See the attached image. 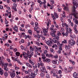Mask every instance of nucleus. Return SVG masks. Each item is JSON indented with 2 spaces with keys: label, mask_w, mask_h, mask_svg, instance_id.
Segmentation results:
<instances>
[{
  "label": "nucleus",
  "mask_w": 78,
  "mask_h": 78,
  "mask_svg": "<svg viewBox=\"0 0 78 78\" xmlns=\"http://www.w3.org/2000/svg\"><path fill=\"white\" fill-rule=\"evenodd\" d=\"M0 65H1L2 67H4V70L5 71H8V69L7 68V67L8 66V63H4V62L2 60L1 62H0Z\"/></svg>",
  "instance_id": "f257e3e1"
},
{
  "label": "nucleus",
  "mask_w": 78,
  "mask_h": 78,
  "mask_svg": "<svg viewBox=\"0 0 78 78\" xmlns=\"http://www.w3.org/2000/svg\"><path fill=\"white\" fill-rule=\"evenodd\" d=\"M69 44L67 46V45H65V48L66 50H68V49H70L71 46H73V45H75V42L73 41L72 43L71 42V41H69Z\"/></svg>",
  "instance_id": "f03ea898"
},
{
  "label": "nucleus",
  "mask_w": 78,
  "mask_h": 78,
  "mask_svg": "<svg viewBox=\"0 0 78 78\" xmlns=\"http://www.w3.org/2000/svg\"><path fill=\"white\" fill-rule=\"evenodd\" d=\"M73 8L76 9L78 6V2H76L75 0H73Z\"/></svg>",
  "instance_id": "7ed1b4c3"
},
{
  "label": "nucleus",
  "mask_w": 78,
  "mask_h": 78,
  "mask_svg": "<svg viewBox=\"0 0 78 78\" xmlns=\"http://www.w3.org/2000/svg\"><path fill=\"white\" fill-rule=\"evenodd\" d=\"M40 70L42 72H45L46 71V69L44 66L40 67Z\"/></svg>",
  "instance_id": "20e7f679"
},
{
  "label": "nucleus",
  "mask_w": 78,
  "mask_h": 78,
  "mask_svg": "<svg viewBox=\"0 0 78 78\" xmlns=\"http://www.w3.org/2000/svg\"><path fill=\"white\" fill-rule=\"evenodd\" d=\"M53 42L55 44L57 43V45H60V43H59V41L58 40H56L54 38L53 39Z\"/></svg>",
  "instance_id": "39448f33"
},
{
  "label": "nucleus",
  "mask_w": 78,
  "mask_h": 78,
  "mask_svg": "<svg viewBox=\"0 0 78 78\" xmlns=\"http://www.w3.org/2000/svg\"><path fill=\"white\" fill-rule=\"evenodd\" d=\"M30 53L32 55H33L34 51V49L32 46H30Z\"/></svg>",
  "instance_id": "423d86ee"
},
{
  "label": "nucleus",
  "mask_w": 78,
  "mask_h": 78,
  "mask_svg": "<svg viewBox=\"0 0 78 78\" xmlns=\"http://www.w3.org/2000/svg\"><path fill=\"white\" fill-rule=\"evenodd\" d=\"M11 78H14L16 76V73H15L10 72V73Z\"/></svg>",
  "instance_id": "0eeeda50"
},
{
  "label": "nucleus",
  "mask_w": 78,
  "mask_h": 78,
  "mask_svg": "<svg viewBox=\"0 0 78 78\" xmlns=\"http://www.w3.org/2000/svg\"><path fill=\"white\" fill-rule=\"evenodd\" d=\"M39 61L40 62L39 64L40 66H41V67L44 66V63H43L41 61V58L40 57L39 58Z\"/></svg>",
  "instance_id": "6e6552de"
},
{
  "label": "nucleus",
  "mask_w": 78,
  "mask_h": 78,
  "mask_svg": "<svg viewBox=\"0 0 78 78\" xmlns=\"http://www.w3.org/2000/svg\"><path fill=\"white\" fill-rule=\"evenodd\" d=\"M46 44L48 45H50V44H52V45H53L54 44V43L53 42V41H50V40H48V41L47 42Z\"/></svg>",
  "instance_id": "1a4fd4ad"
},
{
  "label": "nucleus",
  "mask_w": 78,
  "mask_h": 78,
  "mask_svg": "<svg viewBox=\"0 0 78 78\" xmlns=\"http://www.w3.org/2000/svg\"><path fill=\"white\" fill-rule=\"evenodd\" d=\"M23 56L24 58L26 59H28V57H27V54L25 52H23Z\"/></svg>",
  "instance_id": "9d476101"
},
{
  "label": "nucleus",
  "mask_w": 78,
  "mask_h": 78,
  "mask_svg": "<svg viewBox=\"0 0 78 78\" xmlns=\"http://www.w3.org/2000/svg\"><path fill=\"white\" fill-rule=\"evenodd\" d=\"M64 70L65 72H66V73L70 72V71L69 69H67L66 68H65L64 69Z\"/></svg>",
  "instance_id": "9b49d317"
},
{
  "label": "nucleus",
  "mask_w": 78,
  "mask_h": 78,
  "mask_svg": "<svg viewBox=\"0 0 78 78\" xmlns=\"http://www.w3.org/2000/svg\"><path fill=\"white\" fill-rule=\"evenodd\" d=\"M26 65L27 66V67H29V68H33V66H32L28 63H26Z\"/></svg>",
  "instance_id": "f8f14e48"
},
{
  "label": "nucleus",
  "mask_w": 78,
  "mask_h": 78,
  "mask_svg": "<svg viewBox=\"0 0 78 78\" xmlns=\"http://www.w3.org/2000/svg\"><path fill=\"white\" fill-rule=\"evenodd\" d=\"M52 63H53L54 64H59V61H58L53 60L52 61Z\"/></svg>",
  "instance_id": "ddd939ff"
},
{
  "label": "nucleus",
  "mask_w": 78,
  "mask_h": 78,
  "mask_svg": "<svg viewBox=\"0 0 78 78\" xmlns=\"http://www.w3.org/2000/svg\"><path fill=\"white\" fill-rule=\"evenodd\" d=\"M13 29L14 30V31H15L16 32H18V28H17V26H15Z\"/></svg>",
  "instance_id": "4468645a"
},
{
  "label": "nucleus",
  "mask_w": 78,
  "mask_h": 78,
  "mask_svg": "<svg viewBox=\"0 0 78 78\" xmlns=\"http://www.w3.org/2000/svg\"><path fill=\"white\" fill-rule=\"evenodd\" d=\"M54 37L55 38L54 39H55V40L57 39V41H59V36L57 35H55Z\"/></svg>",
  "instance_id": "2eb2a0df"
},
{
  "label": "nucleus",
  "mask_w": 78,
  "mask_h": 78,
  "mask_svg": "<svg viewBox=\"0 0 78 78\" xmlns=\"http://www.w3.org/2000/svg\"><path fill=\"white\" fill-rule=\"evenodd\" d=\"M50 35H51L52 37H55V33L53 32H51L50 33Z\"/></svg>",
  "instance_id": "dca6fc26"
},
{
  "label": "nucleus",
  "mask_w": 78,
  "mask_h": 78,
  "mask_svg": "<svg viewBox=\"0 0 78 78\" xmlns=\"http://www.w3.org/2000/svg\"><path fill=\"white\" fill-rule=\"evenodd\" d=\"M29 61L30 63H31V64H32V65H34V63L31 60V59H30L29 60Z\"/></svg>",
  "instance_id": "f3484780"
},
{
  "label": "nucleus",
  "mask_w": 78,
  "mask_h": 78,
  "mask_svg": "<svg viewBox=\"0 0 78 78\" xmlns=\"http://www.w3.org/2000/svg\"><path fill=\"white\" fill-rule=\"evenodd\" d=\"M43 31L44 33H47V32H48V30H47V29L45 28H44L43 29Z\"/></svg>",
  "instance_id": "a211bd4d"
},
{
  "label": "nucleus",
  "mask_w": 78,
  "mask_h": 78,
  "mask_svg": "<svg viewBox=\"0 0 78 78\" xmlns=\"http://www.w3.org/2000/svg\"><path fill=\"white\" fill-rule=\"evenodd\" d=\"M64 10H66L67 11H69V7H66V6H65L64 8Z\"/></svg>",
  "instance_id": "6ab92c4d"
},
{
  "label": "nucleus",
  "mask_w": 78,
  "mask_h": 78,
  "mask_svg": "<svg viewBox=\"0 0 78 78\" xmlns=\"http://www.w3.org/2000/svg\"><path fill=\"white\" fill-rule=\"evenodd\" d=\"M71 40H69V41H71V42L72 43V42H73V41L75 43V41H73V37H71Z\"/></svg>",
  "instance_id": "aec40b11"
},
{
  "label": "nucleus",
  "mask_w": 78,
  "mask_h": 78,
  "mask_svg": "<svg viewBox=\"0 0 78 78\" xmlns=\"http://www.w3.org/2000/svg\"><path fill=\"white\" fill-rule=\"evenodd\" d=\"M40 76L41 78H43L44 76V72H41L40 74Z\"/></svg>",
  "instance_id": "412c9836"
},
{
  "label": "nucleus",
  "mask_w": 78,
  "mask_h": 78,
  "mask_svg": "<svg viewBox=\"0 0 78 78\" xmlns=\"http://www.w3.org/2000/svg\"><path fill=\"white\" fill-rule=\"evenodd\" d=\"M41 56L42 58L43 59H45L46 58V57H45L44 54H42Z\"/></svg>",
  "instance_id": "4be33fe9"
},
{
  "label": "nucleus",
  "mask_w": 78,
  "mask_h": 78,
  "mask_svg": "<svg viewBox=\"0 0 78 78\" xmlns=\"http://www.w3.org/2000/svg\"><path fill=\"white\" fill-rule=\"evenodd\" d=\"M37 2L39 3L40 5H42L43 4V3H42V2L41 1V0H38L37 1Z\"/></svg>",
  "instance_id": "5701e85b"
},
{
  "label": "nucleus",
  "mask_w": 78,
  "mask_h": 78,
  "mask_svg": "<svg viewBox=\"0 0 78 78\" xmlns=\"http://www.w3.org/2000/svg\"><path fill=\"white\" fill-rule=\"evenodd\" d=\"M32 55H33V54H30L28 55V56L26 55V57H27V58L28 57L29 58H31V56H32Z\"/></svg>",
  "instance_id": "b1692460"
},
{
  "label": "nucleus",
  "mask_w": 78,
  "mask_h": 78,
  "mask_svg": "<svg viewBox=\"0 0 78 78\" xmlns=\"http://www.w3.org/2000/svg\"><path fill=\"white\" fill-rule=\"evenodd\" d=\"M31 76L35 77V76H36V75L34 74L33 73H31Z\"/></svg>",
  "instance_id": "393cba45"
},
{
  "label": "nucleus",
  "mask_w": 78,
  "mask_h": 78,
  "mask_svg": "<svg viewBox=\"0 0 78 78\" xmlns=\"http://www.w3.org/2000/svg\"><path fill=\"white\" fill-rule=\"evenodd\" d=\"M35 54H36L37 55H39V56H40V53H38V52L37 51L35 50Z\"/></svg>",
  "instance_id": "a878e982"
},
{
  "label": "nucleus",
  "mask_w": 78,
  "mask_h": 78,
  "mask_svg": "<svg viewBox=\"0 0 78 78\" xmlns=\"http://www.w3.org/2000/svg\"><path fill=\"white\" fill-rule=\"evenodd\" d=\"M74 32L76 34L77 33H78V30H77V29L76 28H75L74 29Z\"/></svg>",
  "instance_id": "bb28decb"
},
{
  "label": "nucleus",
  "mask_w": 78,
  "mask_h": 78,
  "mask_svg": "<svg viewBox=\"0 0 78 78\" xmlns=\"http://www.w3.org/2000/svg\"><path fill=\"white\" fill-rule=\"evenodd\" d=\"M62 43L63 44H67V40H64L63 41H62Z\"/></svg>",
  "instance_id": "cd10ccee"
},
{
  "label": "nucleus",
  "mask_w": 78,
  "mask_h": 78,
  "mask_svg": "<svg viewBox=\"0 0 78 78\" xmlns=\"http://www.w3.org/2000/svg\"><path fill=\"white\" fill-rule=\"evenodd\" d=\"M77 74L76 73H74L73 74V76L74 78H76V77Z\"/></svg>",
  "instance_id": "c85d7f7f"
},
{
  "label": "nucleus",
  "mask_w": 78,
  "mask_h": 78,
  "mask_svg": "<svg viewBox=\"0 0 78 78\" xmlns=\"http://www.w3.org/2000/svg\"><path fill=\"white\" fill-rule=\"evenodd\" d=\"M16 55L17 56H19L20 55V52H16Z\"/></svg>",
  "instance_id": "c756f323"
},
{
  "label": "nucleus",
  "mask_w": 78,
  "mask_h": 78,
  "mask_svg": "<svg viewBox=\"0 0 78 78\" xmlns=\"http://www.w3.org/2000/svg\"><path fill=\"white\" fill-rule=\"evenodd\" d=\"M54 24H55V27L57 28H59V26L56 24V22H54Z\"/></svg>",
  "instance_id": "7c9ffc66"
},
{
  "label": "nucleus",
  "mask_w": 78,
  "mask_h": 78,
  "mask_svg": "<svg viewBox=\"0 0 78 78\" xmlns=\"http://www.w3.org/2000/svg\"><path fill=\"white\" fill-rule=\"evenodd\" d=\"M44 61H46V62H50V60L49 59H46L45 60H44Z\"/></svg>",
  "instance_id": "2f4dec72"
},
{
  "label": "nucleus",
  "mask_w": 78,
  "mask_h": 78,
  "mask_svg": "<svg viewBox=\"0 0 78 78\" xmlns=\"http://www.w3.org/2000/svg\"><path fill=\"white\" fill-rule=\"evenodd\" d=\"M54 16H55L57 18H58V14H57V13L55 12L54 14Z\"/></svg>",
  "instance_id": "473e14b6"
},
{
  "label": "nucleus",
  "mask_w": 78,
  "mask_h": 78,
  "mask_svg": "<svg viewBox=\"0 0 78 78\" xmlns=\"http://www.w3.org/2000/svg\"><path fill=\"white\" fill-rule=\"evenodd\" d=\"M38 24V23H37L36 22L35 23V27H37V29H38L39 28V27H37V25Z\"/></svg>",
  "instance_id": "72a5a7b5"
},
{
  "label": "nucleus",
  "mask_w": 78,
  "mask_h": 78,
  "mask_svg": "<svg viewBox=\"0 0 78 78\" xmlns=\"http://www.w3.org/2000/svg\"><path fill=\"white\" fill-rule=\"evenodd\" d=\"M61 33H60V32L59 31L58 32L57 34V35L58 36H61Z\"/></svg>",
  "instance_id": "f704fd0d"
},
{
  "label": "nucleus",
  "mask_w": 78,
  "mask_h": 78,
  "mask_svg": "<svg viewBox=\"0 0 78 78\" xmlns=\"http://www.w3.org/2000/svg\"><path fill=\"white\" fill-rule=\"evenodd\" d=\"M46 78H50V76H49V74H47L46 75Z\"/></svg>",
  "instance_id": "c9c22d12"
},
{
  "label": "nucleus",
  "mask_w": 78,
  "mask_h": 78,
  "mask_svg": "<svg viewBox=\"0 0 78 78\" xmlns=\"http://www.w3.org/2000/svg\"><path fill=\"white\" fill-rule=\"evenodd\" d=\"M16 77H17V78L19 77V72H18L16 71Z\"/></svg>",
  "instance_id": "e433bc0d"
},
{
  "label": "nucleus",
  "mask_w": 78,
  "mask_h": 78,
  "mask_svg": "<svg viewBox=\"0 0 78 78\" xmlns=\"http://www.w3.org/2000/svg\"><path fill=\"white\" fill-rule=\"evenodd\" d=\"M4 75L5 76H8V72H5V73H4Z\"/></svg>",
  "instance_id": "4c0bfd02"
},
{
  "label": "nucleus",
  "mask_w": 78,
  "mask_h": 78,
  "mask_svg": "<svg viewBox=\"0 0 78 78\" xmlns=\"http://www.w3.org/2000/svg\"><path fill=\"white\" fill-rule=\"evenodd\" d=\"M50 51L51 53H53V51H54V50H53V49L52 48H51L50 49Z\"/></svg>",
  "instance_id": "58836bf2"
},
{
  "label": "nucleus",
  "mask_w": 78,
  "mask_h": 78,
  "mask_svg": "<svg viewBox=\"0 0 78 78\" xmlns=\"http://www.w3.org/2000/svg\"><path fill=\"white\" fill-rule=\"evenodd\" d=\"M0 73L1 75H2L3 74V71L2 70H0Z\"/></svg>",
  "instance_id": "ea45409f"
},
{
  "label": "nucleus",
  "mask_w": 78,
  "mask_h": 78,
  "mask_svg": "<svg viewBox=\"0 0 78 78\" xmlns=\"http://www.w3.org/2000/svg\"><path fill=\"white\" fill-rule=\"evenodd\" d=\"M54 30V28L51 27L50 28V30H51V31H53Z\"/></svg>",
  "instance_id": "a19ab883"
},
{
  "label": "nucleus",
  "mask_w": 78,
  "mask_h": 78,
  "mask_svg": "<svg viewBox=\"0 0 78 78\" xmlns=\"http://www.w3.org/2000/svg\"><path fill=\"white\" fill-rule=\"evenodd\" d=\"M28 31V32L30 34H32V32H31V30H30Z\"/></svg>",
  "instance_id": "79ce46f5"
},
{
  "label": "nucleus",
  "mask_w": 78,
  "mask_h": 78,
  "mask_svg": "<svg viewBox=\"0 0 78 78\" xmlns=\"http://www.w3.org/2000/svg\"><path fill=\"white\" fill-rule=\"evenodd\" d=\"M12 9L14 10L15 11H17V9H16V7H12Z\"/></svg>",
  "instance_id": "37998d69"
},
{
  "label": "nucleus",
  "mask_w": 78,
  "mask_h": 78,
  "mask_svg": "<svg viewBox=\"0 0 78 78\" xmlns=\"http://www.w3.org/2000/svg\"><path fill=\"white\" fill-rule=\"evenodd\" d=\"M4 36L5 37V38H8V34H4Z\"/></svg>",
  "instance_id": "c03bdc74"
},
{
  "label": "nucleus",
  "mask_w": 78,
  "mask_h": 78,
  "mask_svg": "<svg viewBox=\"0 0 78 78\" xmlns=\"http://www.w3.org/2000/svg\"><path fill=\"white\" fill-rule=\"evenodd\" d=\"M46 57H48V58H50V54H46Z\"/></svg>",
  "instance_id": "a18cd8bd"
},
{
  "label": "nucleus",
  "mask_w": 78,
  "mask_h": 78,
  "mask_svg": "<svg viewBox=\"0 0 78 78\" xmlns=\"http://www.w3.org/2000/svg\"><path fill=\"white\" fill-rule=\"evenodd\" d=\"M59 50H62V46H60L59 47Z\"/></svg>",
  "instance_id": "49530a36"
},
{
  "label": "nucleus",
  "mask_w": 78,
  "mask_h": 78,
  "mask_svg": "<svg viewBox=\"0 0 78 78\" xmlns=\"http://www.w3.org/2000/svg\"><path fill=\"white\" fill-rule=\"evenodd\" d=\"M10 55L11 56H12V51H10L9 52Z\"/></svg>",
  "instance_id": "de8ad7c7"
},
{
  "label": "nucleus",
  "mask_w": 78,
  "mask_h": 78,
  "mask_svg": "<svg viewBox=\"0 0 78 78\" xmlns=\"http://www.w3.org/2000/svg\"><path fill=\"white\" fill-rule=\"evenodd\" d=\"M44 46L45 47V48L46 49V50H47V49H48V47H47V46L46 45H44Z\"/></svg>",
  "instance_id": "09e8293b"
},
{
  "label": "nucleus",
  "mask_w": 78,
  "mask_h": 78,
  "mask_svg": "<svg viewBox=\"0 0 78 78\" xmlns=\"http://www.w3.org/2000/svg\"><path fill=\"white\" fill-rule=\"evenodd\" d=\"M47 53V50H45L44 51V55H46Z\"/></svg>",
  "instance_id": "8fccbe9b"
},
{
  "label": "nucleus",
  "mask_w": 78,
  "mask_h": 78,
  "mask_svg": "<svg viewBox=\"0 0 78 78\" xmlns=\"http://www.w3.org/2000/svg\"><path fill=\"white\" fill-rule=\"evenodd\" d=\"M26 55L27 56H28V55H30V52L29 51H27V53L26 54Z\"/></svg>",
  "instance_id": "3c124183"
},
{
  "label": "nucleus",
  "mask_w": 78,
  "mask_h": 78,
  "mask_svg": "<svg viewBox=\"0 0 78 78\" xmlns=\"http://www.w3.org/2000/svg\"><path fill=\"white\" fill-rule=\"evenodd\" d=\"M21 49H22V50H23V49H24L25 48L24 47V46H23L22 45H21Z\"/></svg>",
  "instance_id": "603ef678"
},
{
  "label": "nucleus",
  "mask_w": 78,
  "mask_h": 78,
  "mask_svg": "<svg viewBox=\"0 0 78 78\" xmlns=\"http://www.w3.org/2000/svg\"><path fill=\"white\" fill-rule=\"evenodd\" d=\"M69 69H70V71H72V70H73V67H69Z\"/></svg>",
  "instance_id": "864d4df0"
},
{
  "label": "nucleus",
  "mask_w": 78,
  "mask_h": 78,
  "mask_svg": "<svg viewBox=\"0 0 78 78\" xmlns=\"http://www.w3.org/2000/svg\"><path fill=\"white\" fill-rule=\"evenodd\" d=\"M30 24L31 25H32L33 26V25H34V22H31Z\"/></svg>",
  "instance_id": "5fc2aeb1"
},
{
  "label": "nucleus",
  "mask_w": 78,
  "mask_h": 78,
  "mask_svg": "<svg viewBox=\"0 0 78 78\" xmlns=\"http://www.w3.org/2000/svg\"><path fill=\"white\" fill-rule=\"evenodd\" d=\"M13 6L14 7H15V8H16V7H17V5H16V3H13Z\"/></svg>",
  "instance_id": "6e6d98bb"
},
{
  "label": "nucleus",
  "mask_w": 78,
  "mask_h": 78,
  "mask_svg": "<svg viewBox=\"0 0 78 78\" xmlns=\"http://www.w3.org/2000/svg\"><path fill=\"white\" fill-rule=\"evenodd\" d=\"M75 22L76 24V25H78V20H76L75 21Z\"/></svg>",
  "instance_id": "4d7b16f0"
},
{
  "label": "nucleus",
  "mask_w": 78,
  "mask_h": 78,
  "mask_svg": "<svg viewBox=\"0 0 78 78\" xmlns=\"http://www.w3.org/2000/svg\"><path fill=\"white\" fill-rule=\"evenodd\" d=\"M9 67H11V66H12V64L11 63H9Z\"/></svg>",
  "instance_id": "13d9d810"
},
{
  "label": "nucleus",
  "mask_w": 78,
  "mask_h": 78,
  "mask_svg": "<svg viewBox=\"0 0 78 78\" xmlns=\"http://www.w3.org/2000/svg\"><path fill=\"white\" fill-rule=\"evenodd\" d=\"M17 62H18V63L19 64H20L21 65H22L23 64L22 63L20 62V61H18Z\"/></svg>",
  "instance_id": "bf43d9fd"
},
{
  "label": "nucleus",
  "mask_w": 78,
  "mask_h": 78,
  "mask_svg": "<svg viewBox=\"0 0 78 78\" xmlns=\"http://www.w3.org/2000/svg\"><path fill=\"white\" fill-rule=\"evenodd\" d=\"M64 25L65 26V27H67V28L69 27V26H68V25L66 23H64Z\"/></svg>",
  "instance_id": "052dcab7"
},
{
  "label": "nucleus",
  "mask_w": 78,
  "mask_h": 78,
  "mask_svg": "<svg viewBox=\"0 0 78 78\" xmlns=\"http://www.w3.org/2000/svg\"><path fill=\"white\" fill-rule=\"evenodd\" d=\"M47 69H48L49 70H51V67H50L48 66H47Z\"/></svg>",
  "instance_id": "680f3d73"
},
{
  "label": "nucleus",
  "mask_w": 78,
  "mask_h": 78,
  "mask_svg": "<svg viewBox=\"0 0 78 78\" xmlns=\"http://www.w3.org/2000/svg\"><path fill=\"white\" fill-rule=\"evenodd\" d=\"M58 73H59V74H61V73H62V71H61V70H59L58 71Z\"/></svg>",
  "instance_id": "e2e57ef3"
},
{
  "label": "nucleus",
  "mask_w": 78,
  "mask_h": 78,
  "mask_svg": "<svg viewBox=\"0 0 78 78\" xmlns=\"http://www.w3.org/2000/svg\"><path fill=\"white\" fill-rule=\"evenodd\" d=\"M50 22L48 21V23L47 24V27H48L49 26V24H50Z\"/></svg>",
  "instance_id": "0e129e2a"
},
{
  "label": "nucleus",
  "mask_w": 78,
  "mask_h": 78,
  "mask_svg": "<svg viewBox=\"0 0 78 78\" xmlns=\"http://www.w3.org/2000/svg\"><path fill=\"white\" fill-rule=\"evenodd\" d=\"M7 60L9 62H11V60L9 58H7Z\"/></svg>",
  "instance_id": "69168bd1"
},
{
  "label": "nucleus",
  "mask_w": 78,
  "mask_h": 78,
  "mask_svg": "<svg viewBox=\"0 0 78 78\" xmlns=\"http://www.w3.org/2000/svg\"><path fill=\"white\" fill-rule=\"evenodd\" d=\"M34 73L35 75H37V72L36 71H34Z\"/></svg>",
  "instance_id": "338daca9"
},
{
  "label": "nucleus",
  "mask_w": 78,
  "mask_h": 78,
  "mask_svg": "<svg viewBox=\"0 0 78 78\" xmlns=\"http://www.w3.org/2000/svg\"><path fill=\"white\" fill-rule=\"evenodd\" d=\"M24 78H30V76H24Z\"/></svg>",
  "instance_id": "774afa93"
}]
</instances>
